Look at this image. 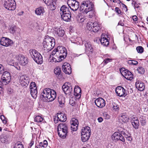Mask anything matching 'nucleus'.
Segmentation results:
<instances>
[{
  "label": "nucleus",
  "instance_id": "59",
  "mask_svg": "<svg viewBox=\"0 0 148 148\" xmlns=\"http://www.w3.org/2000/svg\"><path fill=\"white\" fill-rule=\"evenodd\" d=\"M139 5L140 4L138 3H136L135 4V5H134V7L135 8H138L139 7Z\"/></svg>",
  "mask_w": 148,
  "mask_h": 148
},
{
  "label": "nucleus",
  "instance_id": "10",
  "mask_svg": "<svg viewBox=\"0 0 148 148\" xmlns=\"http://www.w3.org/2000/svg\"><path fill=\"white\" fill-rule=\"evenodd\" d=\"M16 58L18 60L19 64L23 66H25L28 64V60L27 57H25L23 55L20 54L16 57Z\"/></svg>",
  "mask_w": 148,
  "mask_h": 148
},
{
  "label": "nucleus",
  "instance_id": "4",
  "mask_svg": "<svg viewBox=\"0 0 148 148\" xmlns=\"http://www.w3.org/2000/svg\"><path fill=\"white\" fill-rule=\"evenodd\" d=\"M86 28L88 30L90 31L96 32L100 29L101 26L97 22H92L90 21L87 23Z\"/></svg>",
  "mask_w": 148,
  "mask_h": 148
},
{
  "label": "nucleus",
  "instance_id": "52",
  "mask_svg": "<svg viewBox=\"0 0 148 148\" xmlns=\"http://www.w3.org/2000/svg\"><path fill=\"white\" fill-rule=\"evenodd\" d=\"M76 41V42H73V43H76L77 45H81L83 43L80 38H77Z\"/></svg>",
  "mask_w": 148,
  "mask_h": 148
},
{
  "label": "nucleus",
  "instance_id": "22",
  "mask_svg": "<svg viewBox=\"0 0 148 148\" xmlns=\"http://www.w3.org/2000/svg\"><path fill=\"white\" fill-rule=\"evenodd\" d=\"M71 130L73 131H76L77 129L78 125V121L75 118H73L70 121Z\"/></svg>",
  "mask_w": 148,
  "mask_h": 148
},
{
  "label": "nucleus",
  "instance_id": "54",
  "mask_svg": "<svg viewBox=\"0 0 148 148\" xmlns=\"http://www.w3.org/2000/svg\"><path fill=\"white\" fill-rule=\"evenodd\" d=\"M4 71V67L2 64H0V74H2Z\"/></svg>",
  "mask_w": 148,
  "mask_h": 148
},
{
  "label": "nucleus",
  "instance_id": "25",
  "mask_svg": "<svg viewBox=\"0 0 148 148\" xmlns=\"http://www.w3.org/2000/svg\"><path fill=\"white\" fill-rule=\"evenodd\" d=\"M107 35H102L100 40L101 43L104 46H107L109 44L108 39L107 38Z\"/></svg>",
  "mask_w": 148,
  "mask_h": 148
},
{
  "label": "nucleus",
  "instance_id": "35",
  "mask_svg": "<svg viewBox=\"0 0 148 148\" xmlns=\"http://www.w3.org/2000/svg\"><path fill=\"white\" fill-rule=\"evenodd\" d=\"M81 89L78 86H75L74 89V95L76 96L80 97Z\"/></svg>",
  "mask_w": 148,
  "mask_h": 148
},
{
  "label": "nucleus",
  "instance_id": "42",
  "mask_svg": "<svg viewBox=\"0 0 148 148\" xmlns=\"http://www.w3.org/2000/svg\"><path fill=\"white\" fill-rule=\"evenodd\" d=\"M43 120V118L39 116H36L35 118L34 121L37 123L41 122Z\"/></svg>",
  "mask_w": 148,
  "mask_h": 148
},
{
  "label": "nucleus",
  "instance_id": "55",
  "mask_svg": "<svg viewBox=\"0 0 148 148\" xmlns=\"http://www.w3.org/2000/svg\"><path fill=\"white\" fill-rule=\"evenodd\" d=\"M111 60H112L110 58H106L104 60L103 62L105 64H107L108 63L110 62Z\"/></svg>",
  "mask_w": 148,
  "mask_h": 148
},
{
  "label": "nucleus",
  "instance_id": "11",
  "mask_svg": "<svg viewBox=\"0 0 148 148\" xmlns=\"http://www.w3.org/2000/svg\"><path fill=\"white\" fill-rule=\"evenodd\" d=\"M122 69L120 70L121 74L126 79L129 80H132L133 79V75L132 73L127 70Z\"/></svg>",
  "mask_w": 148,
  "mask_h": 148
},
{
  "label": "nucleus",
  "instance_id": "1",
  "mask_svg": "<svg viewBox=\"0 0 148 148\" xmlns=\"http://www.w3.org/2000/svg\"><path fill=\"white\" fill-rule=\"evenodd\" d=\"M55 41L53 38L47 36L45 37L43 44V54L47 56L49 54V52L54 47L55 45Z\"/></svg>",
  "mask_w": 148,
  "mask_h": 148
},
{
  "label": "nucleus",
  "instance_id": "28",
  "mask_svg": "<svg viewBox=\"0 0 148 148\" xmlns=\"http://www.w3.org/2000/svg\"><path fill=\"white\" fill-rule=\"evenodd\" d=\"M129 118L128 116L125 114H122L119 117V121L122 123H125L128 121Z\"/></svg>",
  "mask_w": 148,
  "mask_h": 148
},
{
  "label": "nucleus",
  "instance_id": "41",
  "mask_svg": "<svg viewBox=\"0 0 148 148\" xmlns=\"http://www.w3.org/2000/svg\"><path fill=\"white\" fill-rule=\"evenodd\" d=\"M111 107L113 110L115 111H118L119 109V106L115 103H112Z\"/></svg>",
  "mask_w": 148,
  "mask_h": 148
},
{
  "label": "nucleus",
  "instance_id": "62",
  "mask_svg": "<svg viewBox=\"0 0 148 148\" xmlns=\"http://www.w3.org/2000/svg\"><path fill=\"white\" fill-rule=\"evenodd\" d=\"M124 24L121 21H120L118 23V25H120L122 26L124 25Z\"/></svg>",
  "mask_w": 148,
  "mask_h": 148
},
{
  "label": "nucleus",
  "instance_id": "50",
  "mask_svg": "<svg viewBox=\"0 0 148 148\" xmlns=\"http://www.w3.org/2000/svg\"><path fill=\"white\" fill-rule=\"evenodd\" d=\"M43 1L47 5H51V3L55 1V0H43Z\"/></svg>",
  "mask_w": 148,
  "mask_h": 148
},
{
  "label": "nucleus",
  "instance_id": "47",
  "mask_svg": "<svg viewBox=\"0 0 148 148\" xmlns=\"http://www.w3.org/2000/svg\"><path fill=\"white\" fill-rule=\"evenodd\" d=\"M0 119L3 124H6L7 119L5 117L4 115H1V116Z\"/></svg>",
  "mask_w": 148,
  "mask_h": 148
},
{
  "label": "nucleus",
  "instance_id": "30",
  "mask_svg": "<svg viewBox=\"0 0 148 148\" xmlns=\"http://www.w3.org/2000/svg\"><path fill=\"white\" fill-rule=\"evenodd\" d=\"M62 18L64 21H69L71 17V13L61 14Z\"/></svg>",
  "mask_w": 148,
  "mask_h": 148
},
{
  "label": "nucleus",
  "instance_id": "17",
  "mask_svg": "<svg viewBox=\"0 0 148 148\" xmlns=\"http://www.w3.org/2000/svg\"><path fill=\"white\" fill-rule=\"evenodd\" d=\"M3 73L1 80L3 81V84L6 85L10 82L11 77L10 73L7 71L3 72Z\"/></svg>",
  "mask_w": 148,
  "mask_h": 148
},
{
  "label": "nucleus",
  "instance_id": "31",
  "mask_svg": "<svg viewBox=\"0 0 148 148\" xmlns=\"http://www.w3.org/2000/svg\"><path fill=\"white\" fill-rule=\"evenodd\" d=\"M9 31L12 34L15 33H18L20 32V29L15 26H12L10 27Z\"/></svg>",
  "mask_w": 148,
  "mask_h": 148
},
{
  "label": "nucleus",
  "instance_id": "5",
  "mask_svg": "<svg viewBox=\"0 0 148 148\" xmlns=\"http://www.w3.org/2000/svg\"><path fill=\"white\" fill-rule=\"evenodd\" d=\"M67 127L65 124L61 123L58 126V135L61 138H65L67 133Z\"/></svg>",
  "mask_w": 148,
  "mask_h": 148
},
{
  "label": "nucleus",
  "instance_id": "51",
  "mask_svg": "<svg viewBox=\"0 0 148 148\" xmlns=\"http://www.w3.org/2000/svg\"><path fill=\"white\" fill-rule=\"evenodd\" d=\"M14 148H24L23 146L21 144L17 143L15 145V146Z\"/></svg>",
  "mask_w": 148,
  "mask_h": 148
},
{
  "label": "nucleus",
  "instance_id": "27",
  "mask_svg": "<svg viewBox=\"0 0 148 148\" xmlns=\"http://www.w3.org/2000/svg\"><path fill=\"white\" fill-rule=\"evenodd\" d=\"M135 86L138 90L140 91H143L145 89V84L143 82L140 81H137L136 82Z\"/></svg>",
  "mask_w": 148,
  "mask_h": 148
},
{
  "label": "nucleus",
  "instance_id": "2",
  "mask_svg": "<svg viewBox=\"0 0 148 148\" xmlns=\"http://www.w3.org/2000/svg\"><path fill=\"white\" fill-rule=\"evenodd\" d=\"M43 100L46 102L51 101L54 100L56 96V91L49 88L44 89L42 93Z\"/></svg>",
  "mask_w": 148,
  "mask_h": 148
},
{
  "label": "nucleus",
  "instance_id": "15",
  "mask_svg": "<svg viewBox=\"0 0 148 148\" xmlns=\"http://www.w3.org/2000/svg\"><path fill=\"white\" fill-rule=\"evenodd\" d=\"M66 120V117L65 114L64 113L60 112L57 113V116L54 118V121L55 123H57L58 121L61 122H65Z\"/></svg>",
  "mask_w": 148,
  "mask_h": 148
},
{
  "label": "nucleus",
  "instance_id": "32",
  "mask_svg": "<svg viewBox=\"0 0 148 148\" xmlns=\"http://www.w3.org/2000/svg\"><path fill=\"white\" fill-rule=\"evenodd\" d=\"M35 12L38 15H43L45 12L44 8L41 7L36 8L35 11Z\"/></svg>",
  "mask_w": 148,
  "mask_h": 148
},
{
  "label": "nucleus",
  "instance_id": "21",
  "mask_svg": "<svg viewBox=\"0 0 148 148\" xmlns=\"http://www.w3.org/2000/svg\"><path fill=\"white\" fill-rule=\"evenodd\" d=\"M95 102L97 106L99 108L103 107L106 105L105 100L102 98H99L97 99L95 101Z\"/></svg>",
  "mask_w": 148,
  "mask_h": 148
},
{
  "label": "nucleus",
  "instance_id": "20",
  "mask_svg": "<svg viewBox=\"0 0 148 148\" xmlns=\"http://www.w3.org/2000/svg\"><path fill=\"white\" fill-rule=\"evenodd\" d=\"M115 92L117 96L119 97H125L126 95L125 90L121 86L117 87L116 88Z\"/></svg>",
  "mask_w": 148,
  "mask_h": 148
},
{
  "label": "nucleus",
  "instance_id": "43",
  "mask_svg": "<svg viewBox=\"0 0 148 148\" xmlns=\"http://www.w3.org/2000/svg\"><path fill=\"white\" fill-rule=\"evenodd\" d=\"M54 73L56 75H59L61 73V68L59 67H56L54 69Z\"/></svg>",
  "mask_w": 148,
  "mask_h": 148
},
{
  "label": "nucleus",
  "instance_id": "23",
  "mask_svg": "<svg viewBox=\"0 0 148 148\" xmlns=\"http://www.w3.org/2000/svg\"><path fill=\"white\" fill-rule=\"evenodd\" d=\"M62 69L64 72L68 74L71 73V69L70 64L68 63H64L62 66Z\"/></svg>",
  "mask_w": 148,
  "mask_h": 148
},
{
  "label": "nucleus",
  "instance_id": "46",
  "mask_svg": "<svg viewBox=\"0 0 148 148\" xmlns=\"http://www.w3.org/2000/svg\"><path fill=\"white\" fill-rule=\"evenodd\" d=\"M136 49L138 53H143L144 51V49L141 46L137 47L136 48Z\"/></svg>",
  "mask_w": 148,
  "mask_h": 148
},
{
  "label": "nucleus",
  "instance_id": "48",
  "mask_svg": "<svg viewBox=\"0 0 148 148\" xmlns=\"http://www.w3.org/2000/svg\"><path fill=\"white\" fill-rule=\"evenodd\" d=\"M86 18L85 17L82 16H79L77 19V21L79 23H82L84 22Z\"/></svg>",
  "mask_w": 148,
  "mask_h": 148
},
{
  "label": "nucleus",
  "instance_id": "6",
  "mask_svg": "<svg viewBox=\"0 0 148 148\" xmlns=\"http://www.w3.org/2000/svg\"><path fill=\"white\" fill-rule=\"evenodd\" d=\"M63 60L60 55L59 53L54 49L51 53L49 60L51 62H58Z\"/></svg>",
  "mask_w": 148,
  "mask_h": 148
},
{
  "label": "nucleus",
  "instance_id": "13",
  "mask_svg": "<svg viewBox=\"0 0 148 148\" xmlns=\"http://www.w3.org/2000/svg\"><path fill=\"white\" fill-rule=\"evenodd\" d=\"M30 88V93L32 97L34 98H36L37 97V90L35 83L32 82L31 83Z\"/></svg>",
  "mask_w": 148,
  "mask_h": 148
},
{
  "label": "nucleus",
  "instance_id": "56",
  "mask_svg": "<svg viewBox=\"0 0 148 148\" xmlns=\"http://www.w3.org/2000/svg\"><path fill=\"white\" fill-rule=\"evenodd\" d=\"M9 64L10 65L14 66L18 70H19L20 69L19 67L18 66H17L16 64L15 65V64H14V62H13L12 64H11L10 62H9Z\"/></svg>",
  "mask_w": 148,
  "mask_h": 148
},
{
  "label": "nucleus",
  "instance_id": "26",
  "mask_svg": "<svg viewBox=\"0 0 148 148\" xmlns=\"http://www.w3.org/2000/svg\"><path fill=\"white\" fill-rule=\"evenodd\" d=\"M83 12L84 13L87 14L88 17L89 18H92L95 14V12L94 9L93 7H92L90 9L84 10Z\"/></svg>",
  "mask_w": 148,
  "mask_h": 148
},
{
  "label": "nucleus",
  "instance_id": "64",
  "mask_svg": "<svg viewBox=\"0 0 148 148\" xmlns=\"http://www.w3.org/2000/svg\"><path fill=\"white\" fill-rule=\"evenodd\" d=\"M126 139L127 140L130 141H131L132 140V138L131 135L129 137H128Z\"/></svg>",
  "mask_w": 148,
  "mask_h": 148
},
{
  "label": "nucleus",
  "instance_id": "12",
  "mask_svg": "<svg viewBox=\"0 0 148 148\" xmlns=\"http://www.w3.org/2000/svg\"><path fill=\"white\" fill-rule=\"evenodd\" d=\"M62 88L66 94L70 95L73 90L71 85L69 82L65 83L63 85Z\"/></svg>",
  "mask_w": 148,
  "mask_h": 148
},
{
  "label": "nucleus",
  "instance_id": "19",
  "mask_svg": "<svg viewBox=\"0 0 148 148\" xmlns=\"http://www.w3.org/2000/svg\"><path fill=\"white\" fill-rule=\"evenodd\" d=\"M0 43L1 45L3 46L8 47L12 45L13 42L9 38L5 37H3L1 39Z\"/></svg>",
  "mask_w": 148,
  "mask_h": 148
},
{
  "label": "nucleus",
  "instance_id": "61",
  "mask_svg": "<svg viewBox=\"0 0 148 148\" xmlns=\"http://www.w3.org/2000/svg\"><path fill=\"white\" fill-rule=\"evenodd\" d=\"M132 19L134 21H136L137 20V17L136 16H132Z\"/></svg>",
  "mask_w": 148,
  "mask_h": 148
},
{
  "label": "nucleus",
  "instance_id": "33",
  "mask_svg": "<svg viewBox=\"0 0 148 148\" xmlns=\"http://www.w3.org/2000/svg\"><path fill=\"white\" fill-rule=\"evenodd\" d=\"M71 13L69 8L66 6L63 5L61 8L60 11V13L61 14L64 13Z\"/></svg>",
  "mask_w": 148,
  "mask_h": 148
},
{
  "label": "nucleus",
  "instance_id": "44",
  "mask_svg": "<svg viewBox=\"0 0 148 148\" xmlns=\"http://www.w3.org/2000/svg\"><path fill=\"white\" fill-rule=\"evenodd\" d=\"M128 63L130 65H136L138 62L136 60H129L128 61Z\"/></svg>",
  "mask_w": 148,
  "mask_h": 148
},
{
  "label": "nucleus",
  "instance_id": "34",
  "mask_svg": "<svg viewBox=\"0 0 148 148\" xmlns=\"http://www.w3.org/2000/svg\"><path fill=\"white\" fill-rule=\"evenodd\" d=\"M90 128L88 126L83 127L82 129L81 134L90 135Z\"/></svg>",
  "mask_w": 148,
  "mask_h": 148
},
{
  "label": "nucleus",
  "instance_id": "18",
  "mask_svg": "<svg viewBox=\"0 0 148 148\" xmlns=\"http://www.w3.org/2000/svg\"><path fill=\"white\" fill-rule=\"evenodd\" d=\"M112 140L114 141H117L120 140L124 142L125 141V139L122 134L120 133L115 132L111 136Z\"/></svg>",
  "mask_w": 148,
  "mask_h": 148
},
{
  "label": "nucleus",
  "instance_id": "14",
  "mask_svg": "<svg viewBox=\"0 0 148 148\" xmlns=\"http://www.w3.org/2000/svg\"><path fill=\"white\" fill-rule=\"evenodd\" d=\"M57 52L59 53V55L61 58L63 60L66 56L67 51L65 48L62 46H58L55 49Z\"/></svg>",
  "mask_w": 148,
  "mask_h": 148
},
{
  "label": "nucleus",
  "instance_id": "60",
  "mask_svg": "<svg viewBox=\"0 0 148 148\" xmlns=\"http://www.w3.org/2000/svg\"><path fill=\"white\" fill-rule=\"evenodd\" d=\"M1 140L2 143H4L6 141V139L4 137H1Z\"/></svg>",
  "mask_w": 148,
  "mask_h": 148
},
{
  "label": "nucleus",
  "instance_id": "49",
  "mask_svg": "<svg viewBox=\"0 0 148 148\" xmlns=\"http://www.w3.org/2000/svg\"><path fill=\"white\" fill-rule=\"evenodd\" d=\"M146 119L145 117L142 116L141 119L140 120V123L142 125H146Z\"/></svg>",
  "mask_w": 148,
  "mask_h": 148
},
{
  "label": "nucleus",
  "instance_id": "38",
  "mask_svg": "<svg viewBox=\"0 0 148 148\" xmlns=\"http://www.w3.org/2000/svg\"><path fill=\"white\" fill-rule=\"evenodd\" d=\"M86 50L89 51H91V50L92 49V47L89 42H86L85 44Z\"/></svg>",
  "mask_w": 148,
  "mask_h": 148
},
{
  "label": "nucleus",
  "instance_id": "29",
  "mask_svg": "<svg viewBox=\"0 0 148 148\" xmlns=\"http://www.w3.org/2000/svg\"><path fill=\"white\" fill-rule=\"evenodd\" d=\"M55 33L58 36H63L64 34V30L60 28H56L55 29Z\"/></svg>",
  "mask_w": 148,
  "mask_h": 148
},
{
  "label": "nucleus",
  "instance_id": "58",
  "mask_svg": "<svg viewBox=\"0 0 148 148\" xmlns=\"http://www.w3.org/2000/svg\"><path fill=\"white\" fill-rule=\"evenodd\" d=\"M75 102L73 101L72 99H70L69 101L70 104L72 106H73L75 104Z\"/></svg>",
  "mask_w": 148,
  "mask_h": 148
},
{
  "label": "nucleus",
  "instance_id": "39",
  "mask_svg": "<svg viewBox=\"0 0 148 148\" xmlns=\"http://www.w3.org/2000/svg\"><path fill=\"white\" fill-rule=\"evenodd\" d=\"M56 3L55 1H53L52 3L51 4V5H48L49 8L51 10H55L56 8Z\"/></svg>",
  "mask_w": 148,
  "mask_h": 148
},
{
  "label": "nucleus",
  "instance_id": "3",
  "mask_svg": "<svg viewBox=\"0 0 148 148\" xmlns=\"http://www.w3.org/2000/svg\"><path fill=\"white\" fill-rule=\"evenodd\" d=\"M29 53L33 60L37 64H41L43 62L42 55L36 50L32 49L29 50Z\"/></svg>",
  "mask_w": 148,
  "mask_h": 148
},
{
  "label": "nucleus",
  "instance_id": "37",
  "mask_svg": "<svg viewBox=\"0 0 148 148\" xmlns=\"http://www.w3.org/2000/svg\"><path fill=\"white\" fill-rule=\"evenodd\" d=\"M90 135V134H82V141L83 142H85L87 141L89 139Z\"/></svg>",
  "mask_w": 148,
  "mask_h": 148
},
{
  "label": "nucleus",
  "instance_id": "16",
  "mask_svg": "<svg viewBox=\"0 0 148 148\" xmlns=\"http://www.w3.org/2000/svg\"><path fill=\"white\" fill-rule=\"evenodd\" d=\"M19 82L22 86L26 87L29 83V78L25 75H22L20 77Z\"/></svg>",
  "mask_w": 148,
  "mask_h": 148
},
{
  "label": "nucleus",
  "instance_id": "63",
  "mask_svg": "<svg viewBox=\"0 0 148 148\" xmlns=\"http://www.w3.org/2000/svg\"><path fill=\"white\" fill-rule=\"evenodd\" d=\"M98 120L99 122L101 123L103 119L102 117H100L98 119Z\"/></svg>",
  "mask_w": 148,
  "mask_h": 148
},
{
  "label": "nucleus",
  "instance_id": "53",
  "mask_svg": "<svg viewBox=\"0 0 148 148\" xmlns=\"http://www.w3.org/2000/svg\"><path fill=\"white\" fill-rule=\"evenodd\" d=\"M122 133L123 134L124 136L126 138L128 137H129L131 134L128 133L127 132H122Z\"/></svg>",
  "mask_w": 148,
  "mask_h": 148
},
{
  "label": "nucleus",
  "instance_id": "8",
  "mask_svg": "<svg viewBox=\"0 0 148 148\" xmlns=\"http://www.w3.org/2000/svg\"><path fill=\"white\" fill-rule=\"evenodd\" d=\"M92 7H94V5L92 2L90 1L86 0L83 1L81 3L80 9L82 10L86 9L88 10L91 9Z\"/></svg>",
  "mask_w": 148,
  "mask_h": 148
},
{
  "label": "nucleus",
  "instance_id": "40",
  "mask_svg": "<svg viewBox=\"0 0 148 148\" xmlns=\"http://www.w3.org/2000/svg\"><path fill=\"white\" fill-rule=\"evenodd\" d=\"M47 141L45 140L43 141V142L40 143L39 146L40 147L44 148L46 147L47 146Z\"/></svg>",
  "mask_w": 148,
  "mask_h": 148
},
{
  "label": "nucleus",
  "instance_id": "7",
  "mask_svg": "<svg viewBox=\"0 0 148 148\" xmlns=\"http://www.w3.org/2000/svg\"><path fill=\"white\" fill-rule=\"evenodd\" d=\"M4 7L10 10H14L16 8V3L14 0H5Z\"/></svg>",
  "mask_w": 148,
  "mask_h": 148
},
{
  "label": "nucleus",
  "instance_id": "24",
  "mask_svg": "<svg viewBox=\"0 0 148 148\" xmlns=\"http://www.w3.org/2000/svg\"><path fill=\"white\" fill-rule=\"evenodd\" d=\"M131 122L132 125L135 129H137L138 128L139 123V120L137 118L134 117V116H132Z\"/></svg>",
  "mask_w": 148,
  "mask_h": 148
},
{
  "label": "nucleus",
  "instance_id": "36",
  "mask_svg": "<svg viewBox=\"0 0 148 148\" xmlns=\"http://www.w3.org/2000/svg\"><path fill=\"white\" fill-rule=\"evenodd\" d=\"M58 102L59 104L63 106L65 102V98L62 95H60L58 97Z\"/></svg>",
  "mask_w": 148,
  "mask_h": 148
},
{
  "label": "nucleus",
  "instance_id": "57",
  "mask_svg": "<svg viewBox=\"0 0 148 148\" xmlns=\"http://www.w3.org/2000/svg\"><path fill=\"white\" fill-rule=\"evenodd\" d=\"M115 11L116 12L118 13V14H121V11L119 10V8H115Z\"/></svg>",
  "mask_w": 148,
  "mask_h": 148
},
{
  "label": "nucleus",
  "instance_id": "45",
  "mask_svg": "<svg viewBox=\"0 0 148 148\" xmlns=\"http://www.w3.org/2000/svg\"><path fill=\"white\" fill-rule=\"evenodd\" d=\"M137 70L138 73L140 74H143L145 71L144 69L141 66L138 67L137 69Z\"/></svg>",
  "mask_w": 148,
  "mask_h": 148
},
{
  "label": "nucleus",
  "instance_id": "9",
  "mask_svg": "<svg viewBox=\"0 0 148 148\" xmlns=\"http://www.w3.org/2000/svg\"><path fill=\"white\" fill-rule=\"evenodd\" d=\"M67 4L70 8L73 11H76L79 7V2L76 0H68Z\"/></svg>",
  "mask_w": 148,
  "mask_h": 148
}]
</instances>
